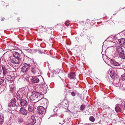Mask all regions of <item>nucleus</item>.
I'll list each match as a JSON object with an SVG mask.
<instances>
[{
    "label": "nucleus",
    "mask_w": 125,
    "mask_h": 125,
    "mask_svg": "<svg viewBox=\"0 0 125 125\" xmlns=\"http://www.w3.org/2000/svg\"><path fill=\"white\" fill-rule=\"evenodd\" d=\"M13 54V56H11L10 57V60L11 63L19 64L21 62L20 54L17 52H15Z\"/></svg>",
    "instance_id": "obj_1"
},
{
    "label": "nucleus",
    "mask_w": 125,
    "mask_h": 125,
    "mask_svg": "<svg viewBox=\"0 0 125 125\" xmlns=\"http://www.w3.org/2000/svg\"><path fill=\"white\" fill-rule=\"evenodd\" d=\"M41 93H40L38 92H34L32 93L36 99H39L40 101L42 99L41 97H43V95L46 94L47 92L46 85V84H44L42 85L41 86Z\"/></svg>",
    "instance_id": "obj_2"
},
{
    "label": "nucleus",
    "mask_w": 125,
    "mask_h": 125,
    "mask_svg": "<svg viewBox=\"0 0 125 125\" xmlns=\"http://www.w3.org/2000/svg\"><path fill=\"white\" fill-rule=\"evenodd\" d=\"M116 52L121 58L124 59L125 58L124 51L122 47H116Z\"/></svg>",
    "instance_id": "obj_3"
},
{
    "label": "nucleus",
    "mask_w": 125,
    "mask_h": 125,
    "mask_svg": "<svg viewBox=\"0 0 125 125\" xmlns=\"http://www.w3.org/2000/svg\"><path fill=\"white\" fill-rule=\"evenodd\" d=\"M18 106L17 103L15 99H13L11 102L8 104V106L10 108L11 110H13L16 108Z\"/></svg>",
    "instance_id": "obj_4"
},
{
    "label": "nucleus",
    "mask_w": 125,
    "mask_h": 125,
    "mask_svg": "<svg viewBox=\"0 0 125 125\" xmlns=\"http://www.w3.org/2000/svg\"><path fill=\"white\" fill-rule=\"evenodd\" d=\"M31 67V65L29 64L25 63L23 65V67L21 68V71L23 73L27 71Z\"/></svg>",
    "instance_id": "obj_5"
},
{
    "label": "nucleus",
    "mask_w": 125,
    "mask_h": 125,
    "mask_svg": "<svg viewBox=\"0 0 125 125\" xmlns=\"http://www.w3.org/2000/svg\"><path fill=\"white\" fill-rule=\"evenodd\" d=\"M37 111V113L39 115H44L45 112L44 107L42 106L38 107Z\"/></svg>",
    "instance_id": "obj_6"
},
{
    "label": "nucleus",
    "mask_w": 125,
    "mask_h": 125,
    "mask_svg": "<svg viewBox=\"0 0 125 125\" xmlns=\"http://www.w3.org/2000/svg\"><path fill=\"white\" fill-rule=\"evenodd\" d=\"M2 68L4 75L6 74L7 73L9 72L10 71V67L8 65H6V66H2Z\"/></svg>",
    "instance_id": "obj_7"
},
{
    "label": "nucleus",
    "mask_w": 125,
    "mask_h": 125,
    "mask_svg": "<svg viewBox=\"0 0 125 125\" xmlns=\"http://www.w3.org/2000/svg\"><path fill=\"white\" fill-rule=\"evenodd\" d=\"M18 93L17 94V99L18 100L19 99L20 100V99L22 97V96H23L25 93V91L22 89H21L18 92Z\"/></svg>",
    "instance_id": "obj_8"
},
{
    "label": "nucleus",
    "mask_w": 125,
    "mask_h": 125,
    "mask_svg": "<svg viewBox=\"0 0 125 125\" xmlns=\"http://www.w3.org/2000/svg\"><path fill=\"white\" fill-rule=\"evenodd\" d=\"M30 122L29 124V125H34L36 121L34 116L31 115V118L30 119Z\"/></svg>",
    "instance_id": "obj_9"
},
{
    "label": "nucleus",
    "mask_w": 125,
    "mask_h": 125,
    "mask_svg": "<svg viewBox=\"0 0 125 125\" xmlns=\"http://www.w3.org/2000/svg\"><path fill=\"white\" fill-rule=\"evenodd\" d=\"M20 104L22 107H25L27 105V103L25 100L23 99H20Z\"/></svg>",
    "instance_id": "obj_10"
},
{
    "label": "nucleus",
    "mask_w": 125,
    "mask_h": 125,
    "mask_svg": "<svg viewBox=\"0 0 125 125\" xmlns=\"http://www.w3.org/2000/svg\"><path fill=\"white\" fill-rule=\"evenodd\" d=\"M113 84L116 87H118L120 85V83L119 82V80L118 79H114L113 82Z\"/></svg>",
    "instance_id": "obj_11"
},
{
    "label": "nucleus",
    "mask_w": 125,
    "mask_h": 125,
    "mask_svg": "<svg viewBox=\"0 0 125 125\" xmlns=\"http://www.w3.org/2000/svg\"><path fill=\"white\" fill-rule=\"evenodd\" d=\"M7 65L6 62L3 58H1L0 60V65L2 67L6 66Z\"/></svg>",
    "instance_id": "obj_12"
},
{
    "label": "nucleus",
    "mask_w": 125,
    "mask_h": 125,
    "mask_svg": "<svg viewBox=\"0 0 125 125\" xmlns=\"http://www.w3.org/2000/svg\"><path fill=\"white\" fill-rule=\"evenodd\" d=\"M33 105L32 104H31L28 105V110L29 112L31 113L33 111Z\"/></svg>",
    "instance_id": "obj_13"
},
{
    "label": "nucleus",
    "mask_w": 125,
    "mask_h": 125,
    "mask_svg": "<svg viewBox=\"0 0 125 125\" xmlns=\"http://www.w3.org/2000/svg\"><path fill=\"white\" fill-rule=\"evenodd\" d=\"M40 101H42V103H41V104L44 105H45L46 106V107L47 108V104L48 103V101L45 98H43V99L42 98Z\"/></svg>",
    "instance_id": "obj_14"
},
{
    "label": "nucleus",
    "mask_w": 125,
    "mask_h": 125,
    "mask_svg": "<svg viewBox=\"0 0 125 125\" xmlns=\"http://www.w3.org/2000/svg\"><path fill=\"white\" fill-rule=\"evenodd\" d=\"M31 81L32 82L34 83H37L39 82V80L37 77H34L32 78Z\"/></svg>",
    "instance_id": "obj_15"
},
{
    "label": "nucleus",
    "mask_w": 125,
    "mask_h": 125,
    "mask_svg": "<svg viewBox=\"0 0 125 125\" xmlns=\"http://www.w3.org/2000/svg\"><path fill=\"white\" fill-rule=\"evenodd\" d=\"M110 75L112 78H114L115 77L116 74L115 73V71L113 70H111L110 73Z\"/></svg>",
    "instance_id": "obj_16"
},
{
    "label": "nucleus",
    "mask_w": 125,
    "mask_h": 125,
    "mask_svg": "<svg viewBox=\"0 0 125 125\" xmlns=\"http://www.w3.org/2000/svg\"><path fill=\"white\" fill-rule=\"evenodd\" d=\"M4 121V115L2 114L0 115V125H1L3 124Z\"/></svg>",
    "instance_id": "obj_17"
},
{
    "label": "nucleus",
    "mask_w": 125,
    "mask_h": 125,
    "mask_svg": "<svg viewBox=\"0 0 125 125\" xmlns=\"http://www.w3.org/2000/svg\"><path fill=\"white\" fill-rule=\"evenodd\" d=\"M5 79L8 81L11 82L13 80V78L10 76L8 75H6L5 76Z\"/></svg>",
    "instance_id": "obj_18"
},
{
    "label": "nucleus",
    "mask_w": 125,
    "mask_h": 125,
    "mask_svg": "<svg viewBox=\"0 0 125 125\" xmlns=\"http://www.w3.org/2000/svg\"><path fill=\"white\" fill-rule=\"evenodd\" d=\"M119 42L122 45H124L125 44V39L121 38L119 39Z\"/></svg>",
    "instance_id": "obj_19"
},
{
    "label": "nucleus",
    "mask_w": 125,
    "mask_h": 125,
    "mask_svg": "<svg viewBox=\"0 0 125 125\" xmlns=\"http://www.w3.org/2000/svg\"><path fill=\"white\" fill-rule=\"evenodd\" d=\"M110 62L112 64H113L115 66H119L120 65V64L119 63L114 61L113 60H110Z\"/></svg>",
    "instance_id": "obj_20"
},
{
    "label": "nucleus",
    "mask_w": 125,
    "mask_h": 125,
    "mask_svg": "<svg viewBox=\"0 0 125 125\" xmlns=\"http://www.w3.org/2000/svg\"><path fill=\"white\" fill-rule=\"evenodd\" d=\"M20 112L21 114L24 115H27V112L26 110L24 109H22L20 110Z\"/></svg>",
    "instance_id": "obj_21"
},
{
    "label": "nucleus",
    "mask_w": 125,
    "mask_h": 125,
    "mask_svg": "<svg viewBox=\"0 0 125 125\" xmlns=\"http://www.w3.org/2000/svg\"><path fill=\"white\" fill-rule=\"evenodd\" d=\"M23 119L22 117V116H19L17 118V121L19 123H20L23 122Z\"/></svg>",
    "instance_id": "obj_22"
},
{
    "label": "nucleus",
    "mask_w": 125,
    "mask_h": 125,
    "mask_svg": "<svg viewBox=\"0 0 125 125\" xmlns=\"http://www.w3.org/2000/svg\"><path fill=\"white\" fill-rule=\"evenodd\" d=\"M115 109L117 113L120 112L121 111L118 105H117L116 106Z\"/></svg>",
    "instance_id": "obj_23"
},
{
    "label": "nucleus",
    "mask_w": 125,
    "mask_h": 125,
    "mask_svg": "<svg viewBox=\"0 0 125 125\" xmlns=\"http://www.w3.org/2000/svg\"><path fill=\"white\" fill-rule=\"evenodd\" d=\"M70 79H73L75 78V75L74 73H70Z\"/></svg>",
    "instance_id": "obj_24"
},
{
    "label": "nucleus",
    "mask_w": 125,
    "mask_h": 125,
    "mask_svg": "<svg viewBox=\"0 0 125 125\" xmlns=\"http://www.w3.org/2000/svg\"><path fill=\"white\" fill-rule=\"evenodd\" d=\"M30 98V99L31 100H36V98L35 97V96L34 95V94H32V95L31 96Z\"/></svg>",
    "instance_id": "obj_25"
},
{
    "label": "nucleus",
    "mask_w": 125,
    "mask_h": 125,
    "mask_svg": "<svg viewBox=\"0 0 125 125\" xmlns=\"http://www.w3.org/2000/svg\"><path fill=\"white\" fill-rule=\"evenodd\" d=\"M4 80V78H0V85L2 84H3Z\"/></svg>",
    "instance_id": "obj_26"
},
{
    "label": "nucleus",
    "mask_w": 125,
    "mask_h": 125,
    "mask_svg": "<svg viewBox=\"0 0 125 125\" xmlns=\"http://www.w3.org/2000/svg\"><path fill=\"white\" fill-rule=\"evenodd\" d=\"M121 79L122 81L125 80V74H124L122 75L121 77Z\"/></svg>",
    "instance_id": "obj_27"
},
{
    "label": "nucleus",
    "mask_w": 125,
    "mask_h": 125,
    "mask_svg": "<svg viewBox=\"0 0 125 125\" xmlns=\"http://www.w3.org/2000/svg\"><path fill=\"white\" fill-rule=\"evenodd\" d=\"M10 87L11 90H12L15 88V86L11 84L10 85Z\"/></svg>",
    "instance_id": "obj_28"
},
{
    "label": "nucleus",
    "mask_w": 125,
    "mask_h": 125,
    "mask_svg": "<svg viewBox=\"0 0 125 125\" xmlns=\"http://www.w3.org/2000/svg\"><path fill=\"white\" fill-rule=\"evenodd\" d=\"M89 120L93 122L94 121L95 119L93 116H91L90 117Z\"/></svg>",
    "instance_id": "obj_29"
},
{
    "label": "nucleus",
    "mask_w": 125,
    "mask_h": 125,
    "mask_svg": "<svg viewBox=\"0 0 125 125\" xmlns=\"http://www.w3.org/2000/svg\"><path fill=\"white\" fill-rule=\"evenodd\" d=\"M31 72L33 73H35L36 72V71L34 68H31Z\"/></svg>",
    "instance_id": "obj_30"
},
{
    "label": "nucleus",
    "mask_w": 125,
    "mask_h": 125,
    "mask_svg": "<svg viewBox=\"0 0 125 125\" xmlns=\"http://www.w3.org/2000/svg\"><path fill=\"white\" fill-rule=\"evenodd\" d=\"M85 106L84 105H82L81 107L80 108L82 110H83L85 108Z\"/></svg>",
    "instance_id": "obj_31"
},
{
    "label": "nucleus",
    "mask_w": 125,
    "mask_h": 125,
    "mask_svg": "<svg viewBox=\"0 0 125 125\" xmlns=\"http://www.w3.org/2000/svg\"><path fill=\"white\" fill-rule=\"evenodd\" d=\"M69 21H66V22L65 23V25L67 26H68L69 25Z\"/></svg>",
    "instance_id": "obj_32"
},
{
    "label": "nucleus",
    "mask_w": 125,
    "mask_h": 125,
    "mask_svg": "<svg viewBox=\"0 0 125 125\" xmlns=\"http://www.w3.org/2000/svg\"><path fill=\"white\" fill-rule=\"evenodd\" d=\"M121 105H123L124 106V109H125V102H122L121 104Z\"/></svg>",
    "instance_id": "obj_33"
},
{
    "label": "nucleus",
    "mask_w": 125,
    "mask_h": 125,
    "mask_svg": "<svg viewBox=\"0 0 125 125\" xmlns=\"http://www.w3.org/2000/svg\"><path fill=\"white\" fill-rule=\"evenodd\" d=\"M71 94L72 96H75V94L74 92H72L71 93Z\"/></svg>",
    "instance_id": "obj_34"
},
{
    "label": "nucleus",
    "mask_w": 125,
    "mask_h": 125,
    "mask_svg": "<svg viewBox=\"0 0 125 125\" xmlns=\"http://www.w3.org/2000/svg\"><path fill=\"white\" fill-rule=\"evenodd\" d=\"M4 87H6V82H5V84H4Z\"/></svg>",
    "instance_id": "obj_35"
},
{
    "label": "nucleus",
    "mask_w": 125,
    "mask_h": 125,
    "mask_svg": "<svg viewBox=\"0 0 125 125\" xmlns=\"http://www.w3.org/2000/svg\"><path fill=\"white\" fill-rule=\"evenodd\" d=\"M38 51L39 52H40V53H41L42 52H41V50H38Z\"/></svg>",
    "instance_id": "obj_36"
},
{
    "label": "nucleus",
    "mask_w": 125,
    "mask_h": 125,
    "mask_svg": "<svg viewBox=\"0 0 125 125\" xmlns=\"http://www.w3.org/2000/svg\"><path fill=\"white\" fill-rule=\"evenodd\" d=\"M17 20L18 21H19L20 20V19L19 18H18L17 19Z\"/></svg>",
    "instance_id": "obj_37"
},
{
    "label": "nucleus",
    "mask_w": 125,
    "mask_h": 125,
    "mask_svg": "<svg viewBox=\"0 0 125 125\" xmlns=\"http://www.w3.org/2000/svg\"><path fill=\"white\" fill-rule=\"evenodd\" d=\"M90 43H91V44H92V42H91V41H90Z\"/></svg>",
    "instance_id": "obj_38"
},
{
    "label": "nucleus",
    "mask_w": 125,
    "mask_h": 125,
    "mask_svg": "<svg viewBox=\"0 0 125 125\" xmlns=\"http://www.w3.org/2000/svg\"><path fill=\"white\" fill-rule=\"evenodd\" d=\"M3 20H3V19H2L1 20V21H3Z\"/></svg>",
    "instance_id": "obj_39"
},
{
    "label": "nucleus",
    "mask_w": 125,
    "mask_h": 125,
    "mask_svg": "<svg viewBox=\"0 0 125 125\" xmlns=\"http://www.w3.org/2000/svg\"><path fill=\"white\" fill-rule=\"evenodd\" d=\"M1 72H2L0 70V74L1 73Z\"/></svg>",
    "instance_id": "obj_40"
},
{
    "label": "nucleus",
    "mask_w": 125,
    "mask_h": 125,
    "mask_svg": "<svg viewBox=\"0 0 125 125\" xmlns=\"http://www.w3.org/2000/svg\"><path fill=\"white\" fill-rule=\"evenodd\" d=\"M63 123H62V124H63L64 123V121H63Z\"/></svg>",
    "instance_id": "obj_41"
},
{
    "label": "nucleus",
    "mask_w": 125,
    "mask_h": 125,
    "mask_svg": "<svg viewBox=\"0 0 125 125\" xmlns=\"http://www.w3.org/2000/svg\"><path fill=\"white\" fill-rule=\"evenodd\" d=\"M86 125H89L88 124H86Z\"/></svg>",
    "instance_id": "obj_42"
}]
</instances>
